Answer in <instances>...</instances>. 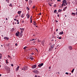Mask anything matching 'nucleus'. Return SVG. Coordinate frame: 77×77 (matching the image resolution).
I'll return each instance as SVG.
<instances>
[{"label":"nucleus","instance_id":"dca6fc26","mask_svg":"<svg viewBox=\"0 0 77 77\" xmlns=\"http://www.w3.org/2000/svg\"><path fill=\"white\" fill-rule=\"evenodd\" d=\"M69 49H70V50H72V47L69 46Z\"/></svg>","mask_w":77,"mask_h":77},{"label":"nucleus","instance_id":"338daca9","mask_svg":"<svg viewBox=\"0 0 77 77\" xmlns=\"http://www.w3.org/2000/svg\"><path fill=\"white\" fill-rule=\"evenodd\" d=\"M39 15H41V13H40L39 14Z\"/></svg>","mask_w":77,"mask_h":77},{"label":"nucleus","instance_id":"72a5a7b5","mask_svg":"<svg viewBox=\"0 0 77 77\" xmlns=\"http://www.w3.org/2000/svg\"><path fill=\"white\" fill-rule=\"evenodd\" d=\"M68 73L66 72V74L68 75Z\"/></svg>","mask_w":77,"mask_h":77},{"label":"nucleus","instance_id":"7c9ffc66","mask_svg":"<svg viewBox=\"0 0 77 77\" xmlns=\"http://www.w3.org/2000/svg\"><path fill=\"white\" fill-rule=\"evenodd\" d=\"M21 69H22V70H23L24 71V67H23V68H22Z\"/></svg>","mask_w":77,"mask_h":77},{"label":"nucleus","instance_id":"58836bf2","mask_svg":"<svg viewBox=\"0 0 77 77\" xmlns=\"http://www.w3.org/2000/svg\"><path fill=\"white\" fill-rule=\"evenodd\" d=\"M62 6H64V4H62Z\"/></svg>","mask_w":77,"mask_h":77},{"label":"nucleus","instance_id":"8fccbe9b","mask_svg":"<svg viewBox=\"0 0 77 77\" xmlns=\"http://www.w3.org/2000/svg\"><path fill=\"white\" fill-rule=\"evenodd\" d=\"M51 41L52 42L53 41H54V39H52V40Z\"/></svg>","mask_w":77,"mask_h":77},{"label":"nucleus","instance_id":"69168bd1","mask_svg":"<svg viewBox=\"0 0 77 77\" xmlns=\"http://www.w3.org/2000/svg\"><path fill=\"white\" fill-rule=\"evenodd\" d=\"M25 1H26V2H27L28 1V0H25Z\"/></svg>","mask_w":77,"mask_h":77},{"label":"nucleus","instance_id":"1a4fd4ad","mask_svg":"<svg viewBox=\"0 0 77 77\" xmlns=\"http://www.w3.org/2000/svg\"><path fill=\"white\" fill-rule=\"evenodd\" d=\"M24 14H22L21 15V17L22 18H24Z\"/></svg>","mask_w":77,"mask_h":77},{"label":"nucleus","instance_id":"20e7f679","mask_svg":"<svg viewBox=\"0 0 77 77\" xmlns=\"http://www.w3.org/2000/svg\"><path fill=\"white\" fill-rule=\"evenodd\" d=\"M19 33H20V32H19L18 31H17V32H16L15 34L16 36H19V35H18Z\"/></svg>","mask_w":77,"mask_h":77},{"label":"nucleus","instance_id":"6ab92c4d","mask_svg":"<svg viewBox=\"0 0 77 77\" xmlns=\"http://www.w3.org/2000/svg\"><path fill=\"white\" fill-rule=\"evenodd\" d=\"M74 69H73L71 71L72 73H73L74 71Z\"/></svg>","mask_w":77,"mask_h":77},{"label":"nucleus","instance_id":"f257e3e1","mask_svg":"<svg viewBox=\"0 0 77 77\" xmlns=\"http://www.w3.org/2000/svg\"><path fill=\"white\" fill-rule=\"evenodd\" d=\"M43 65H44V63H40V64H39L38 65V66L39 68H41V66H43Z\"/></svg>","mask_w":77,"mask_h":77},{"label":"nucleus","instance_id":"4c0bfd02","mask_svg":"<svg viewBox=\"0 0 77 77\" xmlns=\"http://www.w3.org/2000/svg\"><path fill=\"white\" fill-rule=\"evenodd\" d=\"M57 2H61V1H60V0H57Z\"/></svg>","mask_w":77,"mask_h":77},{"label":"nucleus","instance_id":"cd10ccee","mask_svg":"<svg viewBox=\"0 0 77 77\" xmlns=\"http://www.w3.org/2000/svg\"><path fill=\"white\" fill-rule=\"evenodd\" d=\"M35 41L34 39H32V40H30V41Z\"/></svg>","mask_w":77,"mask_h":77},{"label":"nucleus","instance_id":"a878e982","mask_svg":"<svg viewBox=\"0 0 77 77\" xmlns=\"http://www.w3.org/2000/svg\"><path fill=\"white\" fill-rule=\"evenodd\" d=\"M26 9H27V10H30V9L27 7H26Z\"/></svg>","mask_w":77,"mask_h":77},{"label":"nucleus","instance_id":"49530a36","mask_svg":"<svg viewBox=\"0 0 77 77\" xmlns=\"http://www.w3.org/2000/svg\"><path fill=\"white\" fill-rule=\"evenodd\" d=\"M56 23H57L58 22V21L57 20H55Z\"/></svg>","mask_w":77,"mask_h":77},{"label":"nucleus","instance_id":"774afa93","mask_svg":"<svg viewBox=\"0 0 77 77\" xmlns=\"http://www.w3.org/2000/svg\"><path fill=\"white\" fill-rule=\"evenodd\" d=\"M6 20H8V18H6Z\"/></svg>","mask_w":77,"mask_h":77},{"label":"nucleus","instance_id":"423d86ee","mask_svg":"<svg viewBox=\"0 0 77 77\" xmlns=\"http://www.w3.org/2000/svg\"><path fill=\"white\" fill-rule=\"evenodd\" d=\"M63 4H65L66 3V0H63Z\"/></svg>","mask_w":77,"mask_h":77},{"label":"nucleus","instance_id":"393cba45","mask_svg":"<svg viewBox=\"0 0 77 77\" xmlns=\"http://www.w3.org/2000/svg\"><path fill=\"white\" fill-rule=\"evenodd\" d=\"M6 63H8V60H6Z\"/></svg>","mask_w":77,"mask_h":77},{"label":"nucleus","instance_id":"4be33fe9","mask_svg":"<svg viewBox=\"0 0 77 77\" xmlns=\"http://www.w3.org/2000/svg\"><path fill=\"white\" fill-rule=\"evenodd\" d=\"M27 47H25L23 48V49L24 50H26V48H27Z\"/></svg>","mask_w":77,"mask_h":77},{"label":"nucleus","instance_id":"f03ea898","mask_svg":"<svg viewBox=\"0 0 77 77\" xmlns=\"http://www.w3.org/2000/svg\"><path fill=\"white\" fill-rule=\"evenodd\" d=\"M24 69V71H26L28 69V68L27 66H25L23 67Z\"/></svg>","mask_w":77,"mask_h":77},{"label":"nucleus","instance_id":"c9c22d12","mask_svg":"<svg viewBox=\"0 0 77 77\" xmlns=\"http://www.w3.org/2000/svg\"><path fill=\"white\" fill-rule=\"evenodd\" d=\"M8 57H9V58L11 57L10 56H9V55H8Z\"/></svg>","mask_w":77,"mask_h":77},{"label":"nucleus","instance_id":"5701e85b","mask_svg":"<svg viewBox=\"0 0 77 77\" xmlns=\"http://www.w3.org/2000/svg\"><path fill=\"white\" fill-rule=\"evenodd\" d=\"M56 12H57V10H55L54 11V13H56Z\"/></svg>","mask_w":77,"mask_h":77},{"label":"nucleus","instance_id":"864d4df0","mask_svg":"<svg viewBox=\"0 0 77 77\" xmlns=\"http://www.w3.org/2000/svg\"><path fill=\"white\" fill-rule=\"evenodd\" d=\"M57 16L58 17H59V14H58L57 15Z\"/></svg>","mask_w":77,"mask_h":77},{"label":"nucleus","instance_id":"bf43d9fd","mask_svg":"<svg viewBox=\"0 0 77 77\" xmlns=\"http://www.w3.org/2000/svg\"><path fill=\"white\" fill-rule=\"evenodd\" d=\"M9 1L8 0V1H7L8 3H9Z\"/></svg>","mask_w":77,"mask_h":77},{"label":"nucleus","instance_id":"9b49d317","mask_svg":"<svg viewBox=\"0 0 77 77\" xmlns=\"http://www.w3.org/2000/svg\"><path fill=\"white\" fill-rule=\"evenodd\" d=\"M20 36H23V32H20Z\"/></svg>","mask_w":77,"mask_h":77},{"label":"nucleus","instance_id":"a19ab883","mask_svg":"<svg viewBox=\"0 0 77 77\" xmlns=\"http://www.w3.org/2000/svg\"><path fill=\"white\" fill-rule=\"evenodd\" d=\"M22 22L23 23H24V21L23 20V21H22Z\"/></svg>","mask_w":77,"mask_h":77},{"label":"nucleus","instance_id":"bb28decb","mask_svg":"<svg viewBox=\"0 0 77 77\" xmlns=\"http://www.w3.org/2000/svg\"><path fill=\"white\" fill-rule=\"evenodd\" d=\"M12 4H10L9 6H11L12 7Z\"/></svg>","mask_w":77,"mask_h":77},{"label":"nucleus","instance_id":"de8ad7c7","mask_svg":"<svg viewBox=\"0 0 77 77\" xmlns=\"http://www.w3.org/2000/svg\"><path fill=\"white\" fill-rule=\"evenodd\" d=\"M35 6H33V7H32V8H35Z\"/></svg>","mask_w":77,"mask_h":77},{"label":"nucleus","instance_id":"aec40b11","mask_svg":"<svg viewBox=\"0 0 77 77\" xmlns=\"http://www.w3.org/2000/svg\"><path fill=\"white\" fill-rule=\"evenodd\" d=\"M62 9H59V10H58V12H61V11H62Z\"/></svg>","mask_w":77,"mask_h":77},{"label":"nucleus","instance_id":"4468645a","mask_svg":"<svg viewBox=\"0 0 77 77\" xmlns=\"http://www.w3.org/2000/svg\"><path fill=\"white\" fill-rule=\"evenodd\" d=\"M21 11H19L17 12V14H21Z\"/></svg>","mask_w":77,"mask_h":77},{"label":"nucleus","instance_id":"0e129e2a","mask_svg":"<svg viewBox=\"0 0 77 77\" xmlns=\"http://www.w3.org/2000/svg\"><path fill=\"white\" fill-rule=\"evenodd\" d=\"M66 5H68V4H67V3H66Z\"/></svg>","mask_w":77,"mask_h":77},{"label":"nucleus","instance_id":"e2e57ef3","mask_svg":"<svg viewBox=\"0 0 77 77\" xmlns=\"http://www.w3.org/2000/svg\"><path fill=\"white\" fill-rule=\"evenodd\" d=\"M17 24H19V22H18Z\"/></svg>","mask_w":77,"mask_h":77},{"label":"nucleus","instance_id":"a211bd4d","mask_svg":"<svg viewBox=\"0 0 77 77\" xmlns=\"http://www.w3.org/2000/svg\"><path fill=\"white\" fill-rule=\"evenodd\" d=\"M30 17V15L28 14V16H27V18L29 19V17Z\"/></svg>","mask_w":77,"mask_h":77},{"label":"nucleus","instance_id":"09e8293b","mask_svg":"<svg viewBox=\"0 0 77 77\" xmlns=\"http://www.w3.org/2000/svg\"><path fill=\"white\" fill-rule=\"evenodd\" d=\"M63 11H65V8H64V9H63Z\"/></svg>","mask_w":77,"mask_h":77},{"label":"nucleus","instance_id":"412c9836","mask_svg":"<svg viewBox=\"0 0 77 77\" xmlns=\"http://www.w3.org/2000/svg\"><path fill=\"white\" fill-rule=\"evenodd\" d=\"M72 15H75V13H72Z\"/></svg>","mask_w":77,"mask_h":77},{"label":"nucleus","instance_id":"5fc2aeb1","mask_svg":"<svg viewBox=\"0 0 77 77\" xmlns=\"http://www.w3.org/2000/svg\"><path fill=\"white\" fill-rule=\"evenodd\" d=\"M66 8H67V7H65L64 8L65 9H66Z\"/></svg>","mask_w":77,"mask_h":77},{"label":"nucleus","instance_id":"f3484780","mask_svg":"<svg viewBox=\"0 0 77 77\" xmlns=\"http://www.w3.org/2000/svg\"><path fill=\"white\" fill-rule=\"evenodd\" d=\"M24 30V29L23 28H22V30L21 31V32H23V31Z\"/></svg>","mask_w":77,"mask_h":77},{"label":"nucleus","instance_id":"ea45409f","mask_svg":"<svg viewBox=\"0 0 77 77\" xmlns=\"http://www.w3.org/2000/svg\"><path fill=\"white\" fill-rule=\"evenodd\" d=\"M57 31H58V29H56V32H57Z\"/></svg>","mask_w":77,"mask_h":77},{"label":"nucleus","instance_id":"f8f14e48","mask_svg":"<svg viewBox=\"0 0 77 77\" xmlns=\"http://www.w3.org/2000/svg\"><path fill=\"white\" fill-rule=\"evenodd\" d=\"M19 68H20V66H18V67H17L16 69V71H18L19 69Z\"/></svg>","mask_w":77,"mask_h":77},{"label":"nucleus","instance_id":"37998d69","mask_svg":"<svg viewBox=\"0 0 77 77\" xmlns=\"http://www.w3.org/2000/svg\"><path fill=\"white\" fill-rule=\"evenodd\" d=\"M31 54L32 55H33V54H34V53H31Z\"/></svg>","mask_w":77,"mask_h":77},{"label":"nucleus","instance_id":"f704fd0d","mask_svg":"<svg viewBox=\"0 0 77 77\" xmlns=\"http://www.w3.org/2000/svg\"><path fill=\"white\" fill-rule=\"evenodd\" d=\"M11 65L12 66H14V65H13V64H11Z\"/></svg>","mask_w":77,"mask_h":77},{"label":"nucleus","instance_id":"c03bdc74","mask_svg":"<svg viewBox=\"0 0 77 77\" xmlns=\"http://www.w3.org/2000/svg\"><path fill=\"white\" fill-rule=\"evenodd\" d=\"M15 45H16V46H17V43H16L15 44Z\"/></svg>","mask_w":77,"mask_h":77},{"label":"nucleus","instance_id":"7ed1b4c3","mask_svg":"<svg viewBox=\"0 0 77 77\" xmlns=\"http://www.w3.org/2000/svg\"><path fill=\"white\" fill-rule=\"evenodd\" d=\"M36 67V65H34V66H32V69H34V68H35Z\"/></svg>","mask_w":77,"mask_h":77},{"label":"nucleus","instance_id":"ddd939ff","mask_svg":"<svg viewBox=\"0 0 77 77\" xmlns=\"http://www.w3.org/2000/svg\"><path fill=\"white\" fill-rule=\"evenodd\" d=\"M4 39H7V40H9V38L7 37H5L4 38Z\"/></svg>","mask_w":77,"mask_h":77},{"label":"nucleus","instance_id":"6e6552de","mask_svg":"<svg viewBox=\"0 0 77 77\" xmlns=\"http://www.w3.org/2000/svg\"><path fill=\"white\" fill-rule=\"evenodd\" d=\"M32 0H30L29 2V4L30 5H31V4H32Z\"/></svg>","mask_w":77,"mask_h":77},{"label":"nucleus","instance_id":"2eb2a0df","mask_svg":"<svg viewBox=\"0 0 77 77\" xmlns=\"http://www.w3.org/2000/svg\"><path fill=\"white\" fill-rule=\"evenodd\" d=\"M29 59H31V60H33V58L31 57H29Z\"/></svg>","mask_w":77,"mask_h":77},{"label":"nucleus","instance_id":"680f3d73","mask_svg":"<svg viewBox=\"0 0 77 77\" xmlns=\"http://www.w3.org/2000/svg\"><path fill=\"white\" fill-rule=\"evenodd\" d=\"M49 69H51V67H50L49 68Z\"/></svg>","mask_w":77,"mask_h":77},{"label":"nucleus","instance_id":"9d476101","mask_svg":"<svg viewBox=\"0 0 77 77\" xmlns=\"http://www.w3.org/2000/svg\"><path fill=\"white\" fill-rule=\"evenodd\" d=\"M63 31L59 33V35H63Z\"/></svg>","mask_w":77,"mask_h":77},{"label":"nucleus","instance_id":"79ce46f5","mask_svg":"<svg viewBox=\"0 0 77 77\" xmlns=\"http://www.w3.org/2000/svg\"><path fill=\"white\" fill-rule=\"evenodd\" d=\"M58 39H61V37H59Z\"/></svg>","mask_w":77,"mask_h":77},{"label":"nucleus","instance_id":"39448f33","mask_svg":"<svg viewBox=\"0 0 77 77\" xmlns=\"http://www.w3.org/2000/svg\"><path fill=\"white\" fill-rule=\"evenodd\" d=\"M54 46H55V45L54 44L53 45H52L51 46V48H53H53H54Z\"/></svg>","mask_w":77,"mask_h":77},{"label":"nucleus","instance_id":"052dcab7","mask_svg":"<svg viewBox=\"0 0 77 77\" xmlns=\"http://www.w3.org/2000/svg\"><path fill=\"white\" fill-rule=\"evenodd\" d=\"M76 11H77V8L76 9ZM76 14H77V11L76 12Z\"/></svg>","mask_w":77,"mask_h":77},{"label":"nucleus","instance_id":"b1692460","mask_svg":"<svg viewBox=\"0 0 77 77\" xmlns=\"http://www.w3.org/2000/svg\"><path fill=\"white\" fill-rule=\"evenodd\" d=\"M34 24H33L34 25H35V26H36V23H35V22L34 21Z\"/></svg>","mask_w":77,"mask_h":77},{"label":"nucleus","instance_id":"473e14b6","mask_svg":"<svg viewBox=\"0 0 77 77\" xmlns=\"http://www.w3.org/2000/svg\"><path fill=\"white\" fill-rule=\"evenodd\" d=\"M30 23H32V20H30Z\"/></svg>","mask_w":77,"mask_h":77},{"label":"nucleus","instance_id":"2f4dec72","mask_svg":"<svg viewBox=\"0 0 77 77\" xmlns=\"http://www.w3.org/2000/svg\"><path fill=\"white\" fill-rule=\"evenodd\" d=\"M2 55L0 56V59H2Z\"/></svg>","mask_w":77,"mask_h":77},{"label":"nucleus","instance_id":"603ef678","mask_svg":"<svg viewBox=\"0 0 77 77\" xmlns=\"http://www.w3.org/2000/svg\"><path fill=\"white\" fill-rule=\"evenodd\" d=\"M20 29L21 30H22V28H20Z\"/></svg>","mask_w":77,"mask_h":77},{"label":"nucleus","instance_id":"0eeeda50","mask_svg":"<svg viewBox=\"0 0 77 77\" xmlns=\"http://www.w3.org/2000/svg\"><path fill=\"white\" fill-rule=\"evenodd\" d=\"M53 49L52 48H50L49 49V51H52V50H53Z\"/></svg>","mask_w":77,"mask_h":77},{"label":"nucleus","instance_id":"e433bc0d","mask_svg":"<svg viewBox=\"0 0 77 77\" xmlns=\"http://www.w3.org/2000/svg\"><path fill=\"white\" fill-rule=\"evenodd\" d=\"M56 4H55L54 5V7H56Z\"/></svg>","mask_w":77,"mask_h":77},{"label":"nucleus","instance_id":"c85d7f7f","mask_svg":"<svg viewBox=\"0 0 77 77\" xmlns=\"http://www.w3.org/2000/svg\"><path fill=\"white\" fill-rule=\"evenodd\" d=\"M49 5L50 6H51V5L50 4V3L49 4Z\"/></svg>","mask_w":77,"mask_h":77},{"label":"nucleus","instance_id":"4d7b16f0","mask_svg":"<svg viewBox=\"0 0 77 77\" xmlns=\"http://www.w3.org/2000/svg\"><path fill=\"white\" fill-rule=\"evenodd\" d=\"M16 21H17V22H19L18 20H16Z\"/></svg>","mask_w":77,"mask_h":77},{"label":"nucleus","instance_id":"a18cd8bd","mask_svg":"<svg viewBox=\"0 0 77 77\" xmlns=\"http://www.w3.org/2000/svg\"><path fill=\"white\" fill-rule=\"evenodd\" d=\"M8 71H10V68H8Z\"/></svg>","mask_w":77,"mask_h":77},{"label":"nucleus","instance_id":"6e6d98bb","mask_svg":"<svg viewBox=\"0 0 77 77\" xmlns=\"http://www.w3.org/2000/svg\"><path fill=\"white\" fill-rule=\"evenodd\" d=\"M14 20L15 21H16V20H17V19H14Z\"/></svg>","mask_w":77,"mask_h":77},{"label":"nucleus","instance_id":"13d9d810","mask_svg":"<svg viewBox=\"0 0 77 77\" xmlns=\"http://www.w3.org/2000/svg\"><path fill=\"white\" fill-rule=\"evenodd\" d=\"M32 17L31 16V17H30V20H32Z\"/></svg>","mask_w":77,"mask_h":77},{"label":"nucleus","instance_id":"3c124183","mask_svg":"<svg viewBox=\"0 0 77 77\" xmlns=\"http://www.w3.org/2000/svg\"><path fill=\"white\" fill-rule=\"evenodd\" d=\"M42 42L43 44H44V41H42Z\"/></svg>","mask_w":77,"mask_h":77},{"label":"nucleus","instance_id":"c756f323","mask_svg":"<svg viewBox=\"0 0 77 77\" xmlns=\"http://www.w3.org/2000/svg\"><path fill=\"white\" fill-rule=\"evenodd\" d=\"M12 31H13V30H15V29H14V28H13L12 29Z\"/></svg>","mask_w":77,"mask_h":77}]
</instances>
